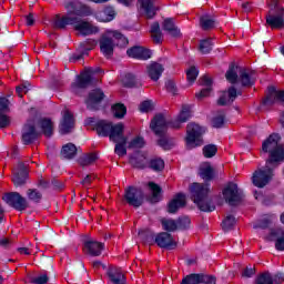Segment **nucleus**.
Instances as JSON below:
<instances>
[{
	"label": "nucleus",
	"mask_w": 284,
	"mask_h": 284,
	"mask_svg": "<svg viewBox=\"0 0 284 284\" xmlns=\"http://www.w3.org/2000/svg\"><path fill=\"white\" fill-rule=\"evenodd\" d=\"M43 134L48 139L54 134V122L48 118H41L38 121L28 120L22 129V142L24 145L34 143Z\"/></svg>",
	"instance_id": "nucleus-1"
},
{
	"label": "nucleus",
	"mask_w": 284,
	"mask_h": 284,
	"mask_svg": "<svg viewBox=\"0 0 284 284\" xmlns=\"http://www.w3.org/2000/svg\"><path fill=\"white\" fill-rule=\"evenodd\" d=\"M150 128L152 132H154L155 136H159L158 145L163 148V150H172L176 142L174 139L168 136L165 132H168V128H170V120L165 118L163 114H156L151 121Z\"/></svg>",
	"instance_id": "nucleus-2"
},
{
	"label": "nucleus",
	"mask_w": 284,
	"mask_h": 284,
	"mask_svg": "<svg viewBox=\"0 0 284 284\" xmlns=\"http://www.w3.org/2000/svg\"><path fill=\"white\" fill-rule=\"evenodd\" d=\"M225 79L229 83H232V85L241 83L242 88H252V85L256 83V73L232 63L225 73Z\"/></svg>",
	"instance_id": "nucleus-3"
},
{
	"label": "nucleus",
	"mask_w": 284,
	"mask_h": 284,
	"mask_svg": "<svg viewBox=\"0 0 284 284\" xmlns=\"http://www.w3.org/2000/svg\"><path fill=\"white\" fill-rule=\"evenodd\" d=\"M191 199L197 204L201 212H214L216 206L212 204L207 196L210 195V184L193 183L190 186Z\"/></svg>",
	"instance_id": "nucleus-4"
},
{
	"label": "nucleus",
	"mask_w": 284,
	"mask_h": 284,
	"mask_svg": "<svg viewBox=\"0 0 284 284\" xmlns=\"http://www.w3.org/2000/svg\"><path fill=\"white\" fill-rule=\"evenodd\" d=\"M262 150L270 153L271 159L268 161H273V163L284 161V146L281 144V135L277 133L271 134L263 142Z\"/></svg>",
	"instance_id": "nucleus-5"
},
{
	"label": "nucleus",
	"mask_w": 284,
	"mask_h": 284,
	"mask_svg": "<svg viewBox=\"0 0 284 284\" xmlns=\"http://www.w3.org/2000/svg\"><path fill=\"white\" fill-rule=\"evenodd\" d=\"M273 160H267L262 169H257L252 175V183L255 187H265L274 179Z\"/></svg>",
	"instance_id": "nucleus-6"
},
{
	"label": "nucleus",
	"mask_w": 284,
	"mask_h": 284,
	"mask_svg": "<svg viewBox=\"0 0 284 284\" xmlns=\"http://www.w3.org/2000/svg\"><path fill=\"white\" fill-rule=\"evenodd\" d=\"M203 134H205V129L199 124L190 123L186 126V148L187 150H194L203 145Z\"/></svg>",
	"instance_id": "nucleus-7"
},
{
	"label": "nucleus",
	"mask_w": 284,
	"mask_h": 284,
	"mask_svg": "<svg viewBox=\"0 0 284 284\" xmlns=\"http://www.w3.org/2000/svg\"><path fill=\"white\" fill-rule=\"evenodd\" d=\"M266 23L276 30H283L284 28V8H280L276 0H273L271 3V10L266 16Z\"/></svg>",
	"instance_id": "nucleus-8"
},
{
	"label": "nucleus",
	"mask_w": 284,
	"mask_h": 284,
	"mask_svg": "<svg viewBox=\"0 0 284 284\" xmlns=\"http://www.w3.org/2000/svg\"><path fill=\"white\" fill-rule=\"evenodd\" d=\"M2 200L7 205H10V207H13V210H17L18 212L28 210V200L21 196L19 192L4 193Z\"/></svg>",
	"instance_id": "nucleus-9"
},
{
	"label": "nucleus",
	"mask_w": 284,
	"mask_h": 284,
	"mask_svg": "<svg viewBox=\"0 0 284 284\" xmlns=\"http://www.w3.org/2000/svg\"><path fill=\"white\" fill-rule=\"evenodd\" d=\"M223 197L229 205H239L243 201V191L235 183H229L223 190Z\"/></svg>",
	"instance_id": "nucleus-10"
},
{
	"label": "nucleus",
	"mask_w": 284,
	"mask_h": 284,
	"mask_svg": "<svg viewBox=\"0 0 284 284\" xmlns=\"http://www.w3.org/2000/svg\"><path fill=\"white\" fill-rule=\"evenodd\" d=\"M94 71L92 69H88L84 72L80 73L77 77L75 82L71 84V91L73 94H79L80 90H85V88H90L93 82Z\"/></svg>",
	"instance_id": "nucleus-11"
},
{
	"label": "nucleus",
	"mask_w": 284,
	"mask_h": 284,
	"mask_svg": "<svg viewBox=\"0 0 284 284\" xmlns=\"http://www.w3.org/2000/svg\"><path fill=\"white\" fill-rule=\"evenodd\" d=\"M277 101L284 103V91H278L274 87H268V92L265 99L262 101V105H265V108H272V105L277 103ZM280 123L282 128H284V111L281 114Z\"/></svg>",
	"instance_id": "nucleus-12"
},
{
	"label": "nucleus",
	"mask_w": 284,
	"mask_h": 284,
	"mask_svg": "<svg viewBox=\"0 0 284 284\" xmlns=\"http://www.w3.org/2000/svg\"><path fill=\"white\" fill-rule=\"evenodd\" d=\"M124 201L132 207H141L143 201H145V195L143 190L134 186H129L125 189Z\"/></svg>",
	"instance_id": "nucleus-13"
},
{
	"label": "nucleus",
	"mask_w": 284,
	"mask_h": 284,
	"mask_svg": "<svg viewBox=\"0 0 284 284\" xmlns=\"http://www.w3.org/2000/svg\"><path fill=\"white\" fill-rule=\"evenodd\" d=\"M129 41L125 36H123L121 32L116 30H109L108 31V57H111V54L114 52L115 45H119L120 48H125L128 45Z\"/></svg>",
	"instance_id": "nucleus-14"
},
{
	"label": "nucleus",
	"mask_w": 284,
	"mask_h": 284,
	"mask_svg": "<svg viewBox=\"0 0 284 284\" xmlns=\"http://www.w3.org/2000/svg\"><path fill=\"white\" fill-rule=\"evenodd\" d=\"M73 30H75L78 37H90L91 34H97V32H99V28L94 27L92 22L79 17H75Z\"/></svg>",
	"instance_id": "nucleus-15"
},
{
	"label": "nucleus",
	"mask_w": 284,
	"mask_h": 284,
	"mask_svg": "<svg viewBox=\"0 0 284 284\" xmlns=\"http://www.w3.org/2000/svg\"><path fill=\"white\" fill-rule=\"evenodd\" d=\"M64 8L70 17H90L92 14V9L79 1L68 2Z\"/></svg>",
	"instance_id": "nucleus-16"
},
{
	"label": "nucleus",
	"mask_w": 284,
	"mask_h": 284,
	"mask_svg": "<svg viewBox=\"0 0 284 284\" xmlns=\"http://www.w3.org/2000/svg\"><path fill=\"white\" fill-rule=\"evenodd\" d=\"M138 10L142 17L145 19H154L156 12H159V7H156L155 0H138Z\"/></svg>",
	"instance_id": "nucleus-17"
},
{
	"label": "nucleus",
	"mask_w": 284,
	"mask_h": 284,
	"mask_svg": "<svg viewBox=\"0 0 284 284\" xmlns=\"http://www.w3.org/2000/svg\"><path fill=\"white\" fill-rule=\"evenodd\" d=\"M26 181H28V166L23 162H19L13 169V185H16V187L26 185Z\"/></svg>",
	"instance_id": "nucleus-18"
},
{
	"label": "nucleus",
	"mask_w": 284,
	"mask_h": 284,
	"mask_svg": "<svg viewBox=\"0 0 284 284\" xmlns=\"http://www.w3.org/2000/svg\"><path fill=\"white\" fill-rule=\"evenodd\" d=\"M59 130L60 134H70L74 130V115H72L68 108H64L62 111V122Z\"/></svg>",
	"instance_id": "nucleus-19"
},
{
	"label": "nucleus",
	"mask_w": 284,
	"mask_h": 284,
	"mask_svg": "<svg viewBox=\"0 0 284 284\" xmlns=\"http://www.w3.org/2000/svg\"><path fill=\"white\" fill-rule=\"evenodd\" d=\"M74 21H77V16L59 13L53 17L52 26L54 30H65L68 26H74Z\"/></svg>",
	"instance_id": "nucleus-20"
},
{
	"label": "nucleus",
	"mask_w": 284,
	"mask_h": 284,
	"mask_svg": "<svg viewBox=\"0 0 284 284\" xmlns=\"http://www.w3.org/2000/svg\"><path fill=\"white\" fill-rule=\"evenodd\" d=\"M108 128L110 130L109 139L110 141L116 142L122 141L125 143V135H123V130H125V125L123 123L119 122L116 124H112V122L108 123Z\"/></svg>",
	"instance_id": "nucleus-21"
},
{
	"label": "nucleus",
	"mask_w": 284,
	"mask_h": 284,
	"mask_svg": "<svg viewBox=\"0 0 284 284\" xmlns=\"http://www.w3.org/2000/svg\"><path fill=\"white\" fill-rule=\"evenodd\" d=\"M155 243L158 247H162V248L176 247V242H174V237H172V234L168 232L159 233L155 236Z\"/></svg>",
	"instance_id": "nucleus-22"
},
{
	"label": "nucleus",
	"mask_w": 284,
	"mask_h": 284,
	"mask_svg": "<svg viewBox=\"0 0 284 284\" xmlns=\"http://www.w3.org/2000/svg\"><path fill=\"white\" fill-rule=\"evenodd\" d=\"M181 207H185V194L178 193L168 204L169 214H176Z\"/></svg>",
	"instance_id": "nucleus-23"
},
{
	"label": "nucleus",
	"mask_w": 284,
	"mask_h": 284,
	"mask_svg": "<svg viewBox=\"0 0 284 284\" xmlns=\"http://www.w3.org/2000/svg\"><path fill=\"white\" fill-rule=\"evenodd\" d=\"M126 54L131 59H140L141 61H148L152 57V52L143 47H133L126 51Z\"/></svg>",
	"instance_id": "nucleus-24"
},
{
	"label": "nucleus",
	"mask_w": 284,
	"mask_h": 284,
	"mask_svg": "<svg viewBox=\"0 0 284 284\" xmlns=\"http://www.w3.org/2000/svg\"><path fill=\"white\" fill-rule=\"evenodd\" d=\"M130 163L138 170H144L148 168L150 161H148V153L138 151L130 158Z\"/></svg>",
	"instance_id": "nucleus-25"
},
{
	"label": "nucleus",
	"mask_w": 284,
	"mask_h": 284,
	"mask_svg": "<svg viewBox=\"0 0 284 284\" xmlns=\"http://www.w3.org/2000/svg\"><path fill=\"white\" fill-rule=\"evenodd\" d=\"M103 99H105V93L101 89H94L89 93L87 105L90 110H94L95 105H99Z\"/></svg>",
	"instance_id": "nucleus-26"
},
{
	"label": "nucleus",
	"mask_w": 284,
	"mask_h": 284,
	"mask_svg": "<svg viewBox=\"0 0 284 284\" xmlns=\"http://www.w3.org/2000/svg\"><path fill=\"white\" fill-rule=\"evenodd\" d=\"M110 283L112 284H128V278L125 277V274H123L120 268L114 266H109V273H108Z\"/></svg>",
	"instance_id": "nucleus-27"
},
{
	"label": "nucleus",
	"mask_w": 284,
	"mask_h": 284,
	"mask_svg": "<svg viewBox=\"0 0 284 284\" xmlns=\"http://www.w3.org/2000/svg\"><path fill=\"white\" fill-rule=\"evenodd\" d=\"M241 95V91L236 90L235 85L229 88L227 92L217 100L219 105H227V103H234L236 101V97Z\"/></svg>",
	"instance_id": "nucleus-28"
},
{
	"label": "nucleus",
	"mask_w": 284,
	"mask_h": 284,
	"mask_svg": "<svg viewBox=\"0 0 284 284\" xmlns=\"http://www.w3.org/2000/svg\"><path fill=\"white\" fill-rule=\"evenodd\" d=\"M103 247H105V245L97 241H87L84 243V252L85 254H90V256H100L101 252H103Z\"/></svg>",
	"instance_id": "nucleus-29"
},
{
	"label": "nucleus",
	"mask_w": 284,
	"mask_h": 284,
	"mask_svg": "<svg viewBox=\"0 0 284 284\" xmlns=\"http://www.w3.org/2000/svg\"><path fill=\"white\" fill-rule=\"evenodd\" d=\"M192 116V111H190V105H183L182 110L178 116V120L175 122H170L169 125L179 129L181 128V123H186L190 118Z\"/></svg>",
	"instance_id": "nucleus-30"
},
{
	"label": "nucleus",
	"mask_w": 284,
	"mask_h": 284,
	"mask_svg": "<svg viewBox=\"0 0 284 284\" xmlns=\"http://www.w3.org/2000/svg\"><path fill=\"white\" fill-rule=\"evenodd\" d=\"M164 70L165 68H163V64L159 62H152L151 64L148 65V75L152 81H159Z\"/></svg>",
	"instance_id": "nucleus-31"
},
{
	"label": "nucleus",
	"mask_w": 284,
	"mask_h": 284,
	"mask_svg": "<svg viewBox=\"0 0 284 284\" xmlns=\"http://www.w3.org/2000/svg\"><path fill=\"white\" fill-rule=\"evenodd\" d=\"M162 28L170 34V37H181V30H179V28L174 24V20L172 18L165 19Z\"/></svg>",
	"instance_id": "nucleus-32"
},
{
	"label": "nucleus",
	"mask_w": 284,
	"mask_h": 284,
	"mask_svg": "<svg viewBox=\"0 0 284 284\" xmlns=\"http://www.w3.org/2000/svg\"><path fill=\"white\" fill-rule=\"evenodd\" d=\"M271 236L275 239V250L284 252V231L281 229L272 230Z\"/></svg>",
	"instance_id": "nucleus-33"
},
{
	"label": "nucleus",
	"mask_w": 284,
	"mask_h": 284,
	"mask_svg": "<svg viewBox=\"0 0 284 284\" xmlns=\"http://www.w3.org/2000/svg\"><path fill=\"white\" fill-rule=\"evenodd\" d=\"M111 114L114 119H125V115L128 114V108L121 102L115 103L111 105Z\"/></svg>",
	"instance_id": "nucleus-34"
},
{
	"label": "nucleus",
	"mask_w": 284,
	"mask_h": 284,
	"mask_svg": "<svg viewBox=\"0 0 284 284\" xmlns=\"http://www.w3.org/2000/svg\"><path fill=\"white\" fill-rule=\"evenodd\" d=\"M121 83L124 88H139V79L133 73L122 74Z\"/></svg>",
	"instance_id": "nucleus-35"
},
{
	"label": "nucleus",
	"mask_w": 284,
	"mask_h": 284,
	"mask_svg": "<svg viewBox=\"0 0 284 284\" xmlns=\"http://www.w3.org/2000/svg\"><path fill=\"white\" fill-rule=\"evenodd\" d=\"M202 85L205 88L202 89L200 93H196L197 99H205V97H210V92H212V78L204 75L202 78Z\"/></svg>",
	"instance_id": "nucleus-36"
},
{
	"label": "nucleus",
	"mask_w": 284,
	"mask_h": 284,
	"mask_svg": "<svg viewBox=\"0 0 284 284\" xmlns=\"http://www.w3.org/2000/svg\"><path fill=\"white\" fill-rule=\"evenodd\" d=\"M149 187L151 190V203H159V201H161L162 195L161 192H163V190L161 189V186H159V184L154 183V182H149Z\"/></svg>",
	"instance_id": "nucleus-37"
},
{
	"label": "nucleus",
	"mask_w": 284,
	"mask_h": 284,
	"mask_svg": "<svg viewBox=\"0 0 284 284\" xmlns=\"http://www.w3.org/2000/svg\"><path fill=\"white\" fill-rule=\"evenodd\" d=\"M97 159H99L97 153H87L79 158V164L82 168H87L88 165H92L93 163H95Z\"/></svg>",
	"instance_id": "nucleus-38"
},
{
	"label": "nucleus",
	"mask_w": 284,
	"mask_h": 284,
	"mask_svg": "<svg viewBox=\"0 0 284 284\" xmlns=\"http://www.w3.org/2000/svg\"><path fill=\"white\" fill-rule=\"evenodd\" d=\"M200 176L204 181H212V179H214V169H212V165H210L209 163L203 164L200 168Z\"/></svg>",
	"instance_id": "nucleus-39"
},
{
	"label": "nucleus",
	"mask_w": 284,
	"mask_h": 284,
	"mask_svg": "<svg viewBox=\"0 0 284 284\" xmlns=\"http://www.w3.org/2000/svg\"><path fill=\"white\" fill-rule=\"evenodd\" d=\"M61 154L63 159H74L77 156V145L68 143L62 146Z\"/></svg>",
	"instance_id": "nucleus-40"
},
{
	"label": "nucleus",
	"mask_w": 284,
	"mask_h": 284,
	"mask_svg": "<svg viewBox=\"0 0 284 284\" xmlns=\"http://www.w3.org/2000/svg\"><path fill=\"white\" fill-rule=\"evenodd\" d=\"M150 32L155 43H161V41H163V32H161V26L159 22L152 23Z\"/></svg>",
	"instance_id": "nucleus-41"
},
{
	"label": "nucleus",
	"mask_w": 284,
	"mask_h": 284,
	"mask_svg": "<svg viewBox=\"0 0 284 284\" xmlns=\"http://www.w3.org/2000/svg\"><path fill=\"white\" fill-rule=\"evenodd\" d=\"M200 26L202 30H212L216 26V20L210 16H202L200 18Z\"/></svg>",
	"instance_id": "nucleus-42"
},
{
	"label": "nucleus",
	"mask_w": 284,
	"mask_h": 284,
	"mask_svg": "<svg viewBox=\"0 0 284 284\" xmlns=\"http://www.w3.org/2000/svg\"><path fill=\"white\" fill-rule=\"evenodd\" d=\"M148 165L153 172H162L165 168V162L161 158H153L149 161Z\"/></svg>",
	"instance_id": "nucleus-43"
},
{
	"label": "nucleus",
	"mask_w": 284,
	"mask_h": 284,
	"mask_svg": "<svg viewBox=\"0 0 284 284\" xmlns=\"http://www.w3.org/2000/svg\"><path fill=\"white\" fill-rule=\"evenodd\" d=\"M255 284H274V277L272 276V273L264 272L255 278Z\"/></svg>",
	"instance_id": "nucleus-44"
},
{
	"label": "nucleus",
	"mask_w": 284,
	"mask_h": 284,
	"mask_svg": "<svg viewBox=\"0 0 284 284\" xmlns=\"http://www.w3.org/2000/svg\"><path fill=\"white\" fill-rule=\"evenodd\" d=\"M115 148H114V153L118 156H125V154H128V149L125 148V145H128V139H124L123 141H115Z\"/></svg>",
	"instance_id": "nucleus-45"
},
{
	"label": "nucleus",
	"mask_w": 284,
	"mask_h": 284,
	"mask_svg": "<svg viewBox=\"0 0 284 284\" xmlns=\"http://www.w3.org/2000/svg\"><path fill=\"white\" fill-rule=\"evenodd\" d=\"M27 280H28V283H32V284H47L48 281H50V278L45 274H42V275H39V276L28 274Z\"/></svg>",
	"instance_id": "nucleus-46"
},
{
	"label": "nucleus",
	"mask_w": 284,
	"mask_h": 284,
	"mask_svg": "<svg viewBox=\"0 0 284 284\" xmlns=\"http://www.w3.org/2000/svg\"><path fill=\"white\" fill-rule=\"evenodd\" d=\"M213 43L211 39H204L200 41L199 50L201 54H210L212 52Z\"/></svg>",
	"instance_id": "nucleus-47"
},
{
	"label": "nucleus",
	"mask_w": 284,
	"mask_h": 284,
	"mask_svg": "<svg viewBox=\"0 0 284 284\" xmlns=\"http://www.w3.org/2000/svg\"><path fill=\"white\" fill-rule=\"evenodd\" d=\"M95 132L99 134V136H108V121H98L95 124Z\"/></svg>",
	"instance_id": "nucleus-48"
},
{
	"label": "nucleus",
	"mask_w": 284,
	"mask_h": 284,
	"mask_svg": "<svg viewBox=\"0 0 284 284\" xmlns=\"http://www.w3.org/2000/svg\"><path fill=\"white\" fill-rule=\"evenodd\" d=\"M236 224V217L232 215H227L224 221L222 222V230L224 232H230Z\"/></svg>",
	"instance_id": "nucleus-49"
},
{
	"label": "nucleus",
	"mask_w": 284,
	"mask_h": 284,
	"mask_svg": "<svg viewBox=\"0 0 284 284\" xmlns=\"http://www.w3.org/2000/svg\"><path fill=\"white\" fill-rule=\"evenodd\" d=\"M162 226L163 230H165L166 232H174L178 230L179 227V221H174V220H162Z\"/></svg>",
	"instance_id": "nucleus-50"
},
{
	"label": "nucleus",
	"mask_w": 284,
	"mask_h": 284,
	"mask_svg": "<svg viewBox=\"0 0 284 284\" xmlns=\"http://www.w3.org/2000/svg\"><path fill=\"white\" fill-rule=\"evenodd\" d=\"M216 152H219V148L214 144H207L203 148V155L205 159H212L213 156H216Z\"/></svg>",
	"instance_id": "nucleus-51"
},
{
	"label": "nucleus",
	"mask_w": 284,
	"mask_h": 284,
	"mask_svg": "<svg viewBox=\"0 0 284 284\" xmlns=\"http://www.w3.org/2000/svg\"><path fill=\"white\" fill-rule=\"evenodd\" d=\"M181 284H201V274L193 273V274L186 275L182 280Z\"/></svg>",
	"instance_id": "nucleus-52"
},
{
	"label": "nucleus",
	"mask_w": 284,
	"mask_h": 284,
	"mask_svg": "<svg viewBox=\"0 0 284 284\" xmlns=\"http://www.w3.org/2000/svg\"><path fill=\"white\" fill-rule=\"evenodd\" d=\"M139 236L144 243H148V245H152L156 240V236H154V233L152 232H139Z\"/></svg>",
	"instance_id": "nucleus-53"
},
{
	"label": "nucleus",
	"mask_w": 284,
	"mask_h": 284,
	"mask_svg": "<svg viewBox=\"0 0 284 284\" xmlns=\"http://www.w3.org/2000/svg\"><path fill=\"white\" fill-rule=\"evenodd\" d=\"M225 123V112L220 111L219 114L213 118L212 125L213 128H223V124Z\"/></svg>",
	"instance_id": "nucleus-54"
},
{
	"label": "nucleus",
	"mask_w": 284,
	"mask_h": 284,
	"mask_svg": "<svg viewBox=\"0 0 284 284\" xmlns=\"http://www.w3.org/2000/svg\"><path fill=\"white\" fill-rule=\"evenodd\" d=\"M27 196H29L30 201H34L36 203H39V201H41L43 197L41 192H39L37 189H29L27 191Z\"/></svg>",
	"instance_id": "nucleus-55"
},
{
	"label": "nucleus",
	"mask_w": 284,
	"mask_h": 284,
	"mask_svg": "<svg viewBox=\"0 0 284 284\" xmlns=\"http://www.w3.org/2000/svg\"><path fill=\"white\" fill-rule=\"evenodd\" d=\"M143 145H145V140H143L141 136H138L129 143V149H141Z\"/></svg>",
	"instance_id": "nucleus-56"
},
{
	"label": "nucleus",
	"mask_w": 284,
	"mask_h": 284,
	"mask_svg": "<svg viewBox=\"0 0 284 284\" xmlns=\"http://www.w3.org/2000/svg\"><path fill=\"white\" fill-rule=\"evenodd\" d=\"M100 50L104 57H108V33H103L100 38Z\"/></svg>",
	"instance_id": "nucleus-57"
},
{
	"label": "nucleus",
	"mask_w": 284,
	"mask_h": 284,
	"mask_svg": "<svg viewBox=\"0 0 284 284\" xmlns=\"http://www.w3.org/2000/svg\"><path fill=\"white\" fill-rule=\"evenodd\" d=\"M165 88H166L168 92H170L174 97H176V94H179V89L176 88V83L173 80H168L165 82Z\"/></svg>",
	"instance_id": "nucleus-58"
},
{
	"label": "nucleus",
	"mask_w": 284,
	"mask_h": 284,
	"mask_svg": "<svg viewBox=\"0 0 284 284\" xmlns=\"http://www.w3.org/2000/svg\"><path fill=\"white\" fill-rule=\"evenodd\" d=\"M270 227V220L263 219L253 224L254 230H267Z\"/></svg>",
	"instance_id": "nucleus-59"
},
{
	"label": "nucleus",
	"mask_w": 284,
	"mask_h": 284,
	"mask_svg": "<svg viewBox=\"0 0 284 284\" xmlns=\"http://www.w3.org/2000/svg\"><path fill=\"white\" fill-rule=\"evenodd\" d=\"M200 283L203 284H216V277L214 275L200 274Z\"/></svg>",
	"instance_id": "nucleus-60"
},
{
	"label": "nucleus",
	"mask_w": 284,
	"mask_h": 284,
	"mask_svg": "<svg viewBox=\"0 0 284 284\" xmlns=\"http://www.w3.org/2000/svg\"><path fill=\"white\" fill-rule=\"evenodd\" d=\"M140 112H152L154 110V105L152 101L145 100L139 106Z\"/></svg>",
	"instance_id": "nucleus-61"
},
{
	"label": "nucleus",
	"mask_w": 284,
	"mask_h": 284,
	"mask_svg": "<svg viewBox=\"0 0 284 284\" xmlns=\"http://www.w3.org/2000/svg\"><path fill=\"white\" fill-rule=\"evenodd\" d=\"M190 217L187 216H182V217H179L178 220V227L179 230H187V227H190Z\"/></svg>",
	"instance_id": "nucleus-62"
},
{
	"label": "nucleus",
	"mask_w": 284,
	"mask_h": 284,
	"mask_svg": "<svg viewBox=\"0 0 284 284\" xmlns=\"http://www.w3.org/2000/svg\"><path fill=\"white\" fill-rule=\"evenodd\" d=\"M0 112H10V100L0 98Z\"/></svg>",
	"instance_id": "nucleus-63"
},
{
	"label": "nucleus",
	"mask_w": 284,
	"mask_h": 284,
	"mask_svg": "<svg viewBox=\"0 0 284 284\" xmlns=\"http://www.w3.org/2000/svg\"><path fill=\"white\" fill-rule=\"evenodd\" d=\"M186 77L189 81H196V77H199V70L195 67H192L187 72Z\"/></svg>",
	"instance_id": "nucleus-64"
}]
</instances>
